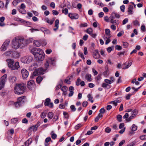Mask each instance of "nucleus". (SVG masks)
I'll use <instances>...</instances> for the list:
<instances>
[{
	"mask_svg": "<svg viewBox=\"0 0 146 146\" xmlns=\"http://www.w3.org/2000/svg\"><path fill=\"white\" fill-rule=\"evenodd\" d=\"M26 86L24 83H19L16 84L14 87V92L17 94H21L25 92Z\"/></svg>",
	"mask_w": 146,
	"mask_h": 146,
	"instance_id": "f257e3e1",
	"label": "nucleus"
},
{
	"mask_svg": "<svg viewBox=\"0 0 146 146\" xmlns=\"http://www.w3.org/2000/svg\"><path fill=\"white\" fill-rule=\"evenodd\" d=\"M23 40L22 38L16 37L13 39L12 41L13 47L15 49H17L19 47H23L24 46Z\"/></svg>",
	"mask_w": 146,
	"mask_h": 146,
	"instance_id": "f03ea898",
	"label": "nucleus"
},
{
	"mask_svg": "<svg viewBox=\"0 0 146 146\" xmlns=\"http://www.w3.org/2000/svg\"><path fill=\"white\" fill-rule=\"evenodd\" d=\"M33 60V57L31 56H27L22 58L21 60L24 63L28 64L31 62Z\"/></svg>",
	"mask_w": 146,
	"mask_h": 146,
	"instance_id": "7ed1b4c3",
	"label": "nucleus"
},
{
	"mask_svg": "<svg viewBox=\"0 0 146 146\" xmlns=\"http://www.w3.org/2000/svg\"><path fill=\"white\" fill-rule=\"evenodd\" d=\"M31 52L34 56H37L39 54H44L43 50L41 49L35 48L31 50Z\"/></svg>",
	"mask_w": 146,
	"mask_h": 146,
	"instance_id": "20e7f679",
	"label": "nucleus"
},
{
	"mask_svg": "<svg viewBox=\"0 0 146 146\" xmlns=\"http://www.w3.org/2000/svg\"><path fill=\"white\" fill-rule=\"evenodd\" d=\"M45 70H43L42 68L36 69L33 73V76L38 75L39 74H43Z\"/></svg>",
	"mask_w": 146,
	"mask_h": 146,
	"instance_id": "39448f33",
	"label": "nucleus"
},
{
	"mask_svg": "<svg viewBox=\"0 0 146 146\" xmlns=\"http://www.w3.org/2000/svg\"><path fill=\"white\" fill-rule=\"evenodd\" d=\"M10 41L9 40H6L3 43L1 48V50L2 51H5L7 48L8 45H9Z\"/></svg>",
	"mask_w": 146,
	"mask_h": 146,
	"instance_id": "423d86ee",
	"label": "nucleus"
},
{
	"mask_svg": "<svg viewBox=\"0 0 146 146\" xmlns=\"http://www.w3.org/2000/svg\"><path fill=\"white\" fill-rule=\"evenodd\" d=\"M21 73L22 77L24 79L27 78L29 74L28 71L25 68L22 69L21 70Z\"/></svg>",
	"mask_w": 146,
	"mask_h": 146,
	"instance_id": "0eeeda50",
	"label": "nucleus"
},
{
	"mask_svg": "<svg viewBox=\"0 0 146 146\" xmlns=\"http://www.w3.org/2000/svg\"><path fill=\"white\" fill-rule=\"evenodd\" d=\"M54 63V61L52 60L51 58H48L46 60V62L45 64V66L46 68H48L49 65L52 64L53 65Z\"/></svg>",
	"mask_w": 146,
	"mask_h": 146,
	"instance_id": "6e6552de",
	"label": "nucleus"
},
{
	"mask_svg": "<svg viewBox=\"0 0 146 146\" xmlns=\"http://www.w3.org/2000/svg\"><path fill=\"white\" fill-rule=\"evenodd\" d=\"M26 6L24 3H22L19 7V12L22 14H25L26 13V11L25 9Z\"/></svg>",
	"mask_w": 146,
	"mask_h": 146,
	"instance_id": "1a4fd4ad",
	"label": "nucleus"
},
{
	"mask_svg": "<svg viewBox=\"0 0 146 146\" xmlns=\"http://www.w3.org/2000/svg\"><path fill=\"white\" fill-rule=\"evenodd\" d=\"M111 35H107L105 34L104 36V40L106 41L105 44L107 45L111 41L110 38L111 37Z\"/></svg>",
	"mask_w": 146,
	"mask_h": 146,
	"instance_id": "9d476101",
	"label": "nucleus"
},
{
	"mask_svg": "<svg viewBox=\"0 0 146 146\" xmlns=\"http://www.w3.org/2000/svg\"><path fill=\"white\" fill-rule=\"evenodd\" d=\"M114 17L113 16H111L110 17L111 23L115 25H118L119 23V21L117 19L114 20Z\"/></svg>",
	"mask_w": 146,
	"mask_h": 146,
	"instance_id": "9b49d317",
	"label": "nucleus"
},
{
	"mask_svg": "<svg viewBox=\"0 0 146 146\" xmlns=\"http://www.w3.org/2000/svg\"><path fill=\"white\" fill-rule=\"evenodd\" d=\"M68 16L72 19H76L79 17L78 14L76 13H69Z\"/></svg>",
	"mask_w": 146,
	"mask_h": 146,
	"instance_id": "f8f14e48",
	"label": "nucleus"
},
{
	"mask_svg": "<svg viewBox=\"0 0 146 146\" xmlns=\"http://www.w3.org/2000/svg\"><path fill=\"white\" fill-rule=\"evenodd\" d=\"M44 54H38V55L34 56L36 58V60L38 61H42L44 58Z\"/></svg>",
	"mask_w": 146,
	"mask_h": 146,
	"instance_id": "ddd939ff",
	"label": "nucleus"
},
{
	"mask_svg": "<svg viewBox=\"0 0 146 146\" xmlns=\"http://www.w3.org/2000/svg\"><path fill=\"white\" fill-rule=\"evenodd\" d=\"M14 54H15L14 51L10 50L6 52L5 53V55L8 57H12L14 56Z\"/></svg>",
	"mask_w": 146,
	"mask_h": 146,
	"instance_id": "4468645a",
	"label": "nucleus"
},
{
	"mask_svg": "<svg viewBox=\"0 0 146 146\" xmlns=\"http://www.w3.org/2000/svg\"><path fill=\"white\" fill-rule=\"evenodd\" d=\"M19 67L20 66L19 65V62H17L14 64H13L11 68V69L12 70H18Z\"/></svg>",
	"mask_w": 146,
	"mask_h": 146,
	"instance_id": "2eb2a0df",
	"label": "nucleus"
},
{
	"mask_svg": "<svg viewBox=\"0 0 146 146\" xmlns=\"http://www.w3.org/2000/svg\"><path fill=\"white\" fill-rule=\"evenodd\" d=\"M8 63L9 67L10 68L14 64V60L12 59H8L6 60Z\"/></svg>",
	"mask_w": 146,
	"mask_h": 146,
	"instance_id": "dca6fc26",
	"label": "nucleus"
},
{
	"mask_svg": "<svg viewBox=\"0 0 146 146\" xmlns=\"http://www.w3.org/2000/svg\"><path fill=\"white\" fill-rule=\"evenodd\" d=\"M111 83H103L102 84V87L105 88L109 89L111 87L110 84Z\"/></svg>",
	"mask_w": 146,
	"mask_h": 146,
	"instance_id": "f3484780",
	"label": "nucleus"
},
{
	"mask_svg": "<svg viewBox=\"0 0 146 146\" xmlns=\"http://www.w3.org/2000/svg\"><path fill=\"white\" fill-rule=\"evenodd\" d=\"M25 97H22L19 98H18L17 101L22 105L25 101Z\"/></svg>",
	"mask_w": 146,
	"mask_h": 146,
	"instance_id": "a211bd4d",
	"label": "nucleus"
},
{
	"mask_svg": "<svg viewBox=\"0 0 146 146\" xmlns=\"http://www.w3.org/2000/svg\"><path fill=\"white\" fill-rule=\"evenodd\" d=\"M132 63V60H129L128 62H126L124 64L126 66L125 68H123V69H126L128 68L131 65Z\"/></svg>",
	"mask_w": 146,
	"mask_h": 146,
	"instance_id": "6ab92c4d",
	"label": "nucleus"
},
{
	"mask_svg": "<svg viewBox=\"0 0 146 146\" xmlns=\"http://www.w3.org/2000/svg\"><path fill=\"white\" fill-rule=\"evenodd\" d=\"M23 43H24V46L27 44H28L29 43L32 42L33 41V40L32 39H24L23 38Z\"/></svg>",
	"mask_w": 146,
	"mask_h": 146,
	"instance_id": "aec40b11",
	"label": "nucleus"
},
{
	"mask_svg": "<svg viewBox=\"0 0 146 146\" xmlns=\"http://www.w3.org/2000/svg\"><path fill=\"white\" fill-rule=\"evenodd\" d=\"M59 23V21L58 19H56L55 22V26L56 28H54L53 30L54 31H56L58 29L59 27L58 24Z\"/></svg>",
	"mask_w": 146,
	"mask_h": 146,
	"instance_id": "412c9836",
	"label": "nucleus"
},
{
	"mask_svg": "<svg viewBox=\"0 0 146 146\" xmlns=\"http://www.w3.org/2000/svg\"><path fill=\"white\" fill-rule=\"evenodd\" d=\"M133 7L132 5H129L128 6V9L127 12L129 13V14H132L133 13Z\"/></svg>",
	"mask_w": 146,
	"mask_h": 146,
	"instance_id": "4be33fe9",
	"label": "nucleus"
},
{
	"mask_svg": "<svg viewBox=\"0 0 146 146\" xmlns=\"http://www.w3.org/2000/svg\"><path fill=\"white\" fill-rule=\"evenodd\" d=\"M35 83H28L27 87L29 89H31L35 87Z\"/></svg>",
	"mask_w": 146,
	"mask_h": 146,
	"instance_id": "5701e85b",
	"label": "nucleus"
},
{
	"mask_svg": "<svg viewBox=\"0 0 146 146\" xmlns=\"http://www.w3.org/2000/svg\"><path fill=\"white\" fill-rule=\"evenodd\" d=\"M118 99H119L118 98L117 100L111 101L110 102V103L113 104L114 106H116L117 105V103H119L121 102V100H119Z\"/></svg>",
	"mask_w": 146,
	"mask_h": 146,
	"instance_id": "b1692460",
	"label": "nucleus"
},
{
	"mask_svg": "<svg viewBox=\"0 0 146 146\" xmlns=\"http://www.w3.org/2000/svg\"><path fill=\"white\" fill-rule=\"evenodd\" d=\"M9 81L11 82H14L17 81L16 77L15 76H10L9 77Z\"/></svg>",
	"mask_w": 146,
	"mask_h": 146,
	"instance_id": "393cba45",
	"label": "nucleus"
},
{
	"mask_svg": "<svg viewBox=\"0 0 146 146\" xmlns=\"http://www.w3.org/2000/svg\"><path fill=\"white\" fill-rule=\"evenodd\" d=\"M23 1V0H15L13 1V4L14 6H16L20 2Z\"/></svg>",
	"mask_w": 146,
	"mask_h": 146,
	"instance_id": "a878e982",
	"label": "nucleus"
},
{
	"mask_svg": "<svg viewBox=\"0 0 146 146\" xmlns=\"http://www.w3.org/2000/svg\"><path fill=\"white\" fill-rule=\"evenodd\" d=\"M34 45L35 46L38 47L41 45L40 40L39 41L38 40H35L34 41Z\"/></svg>",
	"mask_w": 146,
	"mask_h": 146,
	"instance_id": "bb28decb",
	"label": "nucleus"
},
{
	"mask_svg": "<svg viewBox=\"0 0 146 146\" xmlns=\"http://www.w3.org/2000/svg\"><path fill=\"white\" fill-rule=\"evenodd\" d=\"M7 76V74H5L3 75L1 78L0 82H5L6 81Z\"/></svg>",
	"mask_w": 146,
	"mask_h": 146,
	"instance_id": "cd10ccee",
	"label": "nucleus"
},
{
	"mask_svg": "<svg viewBox=\"0 0 146 146\" xmlns=\"http://www.w3.org/2000/svg\"><path fill=\"white\" fill-rule=\"evenodd\" d=\"M137 111L136 110H134L131 111V116L133 118L137 114Z\"/></svg>",
	"mask_w": 146,
	"mask_h": 146,
	"instance_id": "c85d7f7f",
	"label": "nucleus"
},
{
	"mask_svg": "<svg viewBox=\"0 0 146 146\" xmlns=\"http://www.w3.org/2000/svg\"><path fill=\"white\" fill-rule=\"evenodd\" d=\"M41 44L43 46H44L46 45L47 44V41L44 39H43L40 40Z\"/></svg>",
	"mask_w": 146,
	"mask_h": 146,
	"instance_id": "c756f323",
	"label": "nucleus"
},
{
	"mask_svg": "<svg viewBox=\"0 0 146 146\" xmlns=\"http://www.w3.org/2000/svg\"><path fill=\"white\" fill-rule=\"evenodd\" d=\"M37 128L35 126V125L32 126L29 128V129L30 131L34 132L36 131L37 130Z\"/></svg>",
	"mask_w": 146,
	"mask_h": 146,
	"instance_id": "7c9ffc66",
	"label": "nucleus"
},
{
	"mask_svg": "<svg viewBox=\"0 0 146 146\" xmlns=\"http://www.w3.org/2000/svg\"><path fill=\"white\" fill-rule=\"evenodd\" d=\"M91 76L89 74H87L85 77L86 78L87 80L88 81L90 82L92 80L91 78Z\"/></svg>",
	"mask_w": 146,
	"mask_h": 146,
	"instance_id": "2f4dec72",
	"label": "nucleus"
},
{
	"mask_svg": "<svg viewBox=\"0 0 146 146\" xmlns=\"http://www.w3.org/2000/svg\"><path fill=\"white\" fill-rule=\"evenodd\" d=\"M50 99L49 98H46L45 100L44 104L45 106H48L50 102Z\"/></svg>",
	"mask_w": 146,
	"mask_h": 146,
	"instance_id": "473e14b6",
	"label": "nucleus"
},
{
	"mask_svg": "<svg viewBox=\"0 0 146 146\" xmlns=\"http://www.w3.org/2000/svg\"><path fill=\"white\" fill-rule=\"evenodd\" d=\"M131 128L132 131H135L137 129V126L134 124H133Z\"/></svg>",
	"mask_w": 146,
	"mask_h": 146,
	"instance_id": "72a5a7b5",
	"label": "nucleus"
},
{
	"mask_svg": "<svg viewBox=\"0 0 146 146\" xmlns=\"http://www.w3.org/2000/svg\"><path fill=\"white\" fill-rule=\"evenodd\" d=\"M62 12L65 15H67L68 13V10L66 8H63L62 11Z\"/></svg>",
	"mask_w": 146,
	"mask_h": 146,
	"instance_id": "f704fd0d",
	"label": "nucleus"
},
{
	"mask_svg": "<svg viewBox=\"0 0 146 146\" xmlns=\"http://www.w3.org/2000/svg\"><path fill=\"white\" fill-rule=\"evenodd\" d=\"M43 78L40 76H38L36 78V82H41Z\"/></svg>",
	"mask_w": 146,
	"mask_h": 146,
	"instance_id": "c9c22d12",
	"label": "nucleus"
},
{
	"mask_svg": "<svg viewBox=\"0 0 146 146\" xmlns=\"http://www.w3.org/2000/svg\"><path fill=\"white\" fill-rule=\"evenodd\" d=\"M53 114L51 112H49L48 114V118L51 119L53 118Z\"/></svg>",
	"mask_w": 146,
	"mask_h": 146,
	"instance_id": "e433bc0d",
	"label": "nucleus"
},
{
	"mask_svg": "<svg viewBox=\"0 0 146 146\" xmlns=\"http://www.w3.org/2000/svg\"><path fill=\"white\" fill-rule=\"evenodd\" d=\"M92 29L91 28L87 29L86 31V32L88 33L90 35H92Z\"/></svg>",
	"mask_w": 146,
	"mask_h": 146,
	"instance_id": "4c0bfd02",
	"label": "nucleus"
},
{
	"mask_svg": "<svg viewBox=\"0 0 146 146\" xmlns=\"http://www.w3.org/2000/svg\"><path fill=\"white\" fill-rule=\"evenodd\" d=\"M87 97L88 98V100L90 101L92 103H93V100H92L93 97L91 95L89 94L88 95Z\"/></svg>",
	"mask_w": 146,
	"mask_h": 146,
	"instance_id": "58836bf2",
	"label": "nucleus"
},
{
	"mask_svg": "<svg viewBox=\"0 0 146 146\" xmlns=\"http://www.w3.org/2000/svg\"><path fill=\"white\" fill-rule=\"evenodd\" d=\"M51 137L53 139H55L57 137V135L56 134L54 133L53 131L51 132Z\"/></svg>",
	"mask_w": 146,
	"mask_h": 146,
	"instance_id": "ea45409f",
	"label": "nucleus"
},
{
	"mask_svg": "<svg viewBox=\"0 0 146 146\" xmlns=\"http://www.w3.org/2000/svg\"><path fill=\"white\" fill-rule=\"evenodd\" d=\"M46 115V112H43L41 113L40 115V117L42 118H44L45 117Z\"/></svg>",
	"mask_w": 146,
	"mask_h": 146,
	"instance_id": "a19ab883",
	"label": "nucleus"
},
{
	"mask_svg": "<svg viewBox=\"0 0 146 146\" xmlns=\"http://www.w3.org/2000/svg\"><path fill=\"white\" fill-rule=\"evenodd\" d=\"M105 34L107 35H111L110 34V31L109 29H105Z\"/></svg>",
	"mask_w": 146,
	"mask_h": 146,
	"instance_id": "79ce46f5",
	"label": "nucleus"
},
{
	"mask_svg": "<svg viewBox=\"0 0 146 146\" xmlns=\"http://www.w3.org/2000/svg\"><path fill=\"white\" fill-rule=\"evenodd\" d=\"M18 121V119L17 118H14L11 119V122L13 124L16 123Z\"/></svg>",
	"mask_w": 146,
	"mask_h": 146,
	"instance_id": "37998d69",
	"label": "nucleus"
},
{
	"mask_svg": "<svg viewBox=\"0 0 146 146\" xmlns=\"http://www.w3.org/2000/svg\"><path fill=\"white\" fill-rule=\"evenodd\" d=\"M14 104L17 108L19 107L22 105V104L19 103L18 101L16 102Z\"/></svg>",
	"mask_w": 146,
	"mask_h": 146,
	"instance_id": "c03bdc74",
	"label": "nucleus"
},
{
	"mask_svg": "<svg viewBox=\"0 0 146 146\" xmlns=\"http://www.w3.org/2000/svg\"><path fill=\"white\" fill-rule=\"evenodd\" d=\"M125 6L123 5L120 7V9L121 10V11L122 12H125Z\"/></svg>",
	"mask_w": 146,
	"mask_h": 146,
	"instance_id": "a18cd8bd",
	"label": "nucleus"
},
{
	"mask_svg": "<svg viewBox=\"0 0 146 146\" xmlns=\"http://www.w3.org/2000/svg\"><path fill=\"white\" fill-rule=\"evenodd\" d=\"M122 118V116L121 115H118L117 116V119L119 122H121V121Z\"/></svg>",
	"mask_w": 146,
	"mask_h": 146,
	"instance_id": "49530a36",
	"label": "nucleus"
},
{
	"mask_svg": "<svg viewBox=\"0 0 146 146\" xmlns=\"http://www.w3.org/2000/svg\"><path fill=\"white\" fill-rule=\"evenodd\" d=\"M133 23L134 25H135L138 26L140 25V24L139 21L137 20L134 21Z\"/></svg>",
	"mask_w": 146,
	"mask_h": 146,
	"instance_id": "de8ad7c7",
	"label": "nucleus"
},
{
	"mask_svg": "<svg viewBox=\"0 0 146 146\" xmlns=\"http://www.w3.org/2000/svg\"><path fill=\"white\" fill-rule=\"evenodd\" d=\"M83 126V125L81 124H78L76 125L75 127V129H78L79 128L82 127Z\"/></svg>",
	"mask_w": 146,
	"mask_h": 146,
	"instance_id": "09e8293b",
	"label": "nucleus"
},
{
	"mask_svg": "<svg viewBox=\"0 0 146 146\" xmlns=\"http://www.w3.org/2000/svg\"><path fill=\"white\" fill-rule=\"evenodd\" d=\"M67 89V88L66 86H64L61 88V90L63 92H65Z\"/></svg>",
	"mask_w": 146,
	"mask_h": 146,
	"instance_id": "8fccbe9b",
	"label": "nucleus"
},
{
	"mask_svg": "<svg viewBox=\"0 0 146 146\" xmlns=\"http://www.w3.org/2000/svg\"><path fill=\"white\" fill-rule=\"evenodd\" d=\"M110 80H109L108 79H105V82H108L107 81H108L109 82H111V81H114V78L113 77H111L110 78Z\"/></svg>",
	"mask_w": 146,
	"mask_h": 146,
	"instance_id": "3c124183",
	"label": "nucleus"
},
{
	"mask_svg": "<svg viewBox=\"0 0 146 146\" xmlns=\"http://www.w3.org/2000/svg\"><path fill=\"white\" fill-rule=\"evenodd\" d=\"M123 45L124 47L125 48H127L128 47L129 45V43L127 42H123Z\"/></svg>",
	"mask_w": 146,
	"mask_h": 146,
	"instance_id": "603ef678",
	"label": "nucleus"
},
{
	"mask_svg": "<svg viewBox=\"0 0 146 146\" xmlns=\"http://www.w3.org/2000/svg\"><path fill=\"white\" fill-rule=\"evenodd\" d=\"M111 129L109 127H107L105 129V131L106 133H109L110 132Z\"/></svg>",
	"mask_w": 146,
	"mask_h": 146,
	"instance_id": "864d4df0",
	"label": "nucleus"
},
{
	"mask_svg": "<svg viewBox=\"0 0 146 146\" xmlns=\"http://www.w3.org/2000/svg\"><path fill=\"white\" fill-rule=\"evenodd\" d=\"M125 127H124L119 131V133L121 134H123L125 131Z\"/></svg>",
	"mask_w": 146,
	"mask_h": 146,
	"instance_id": "5fc2aeb1",
	"label": "nucleus"
},
{
	"mask_svg": "<svg viewBox=\"0 0 146 146\" xmlns=\"http://www.w3.org/2000/svg\"><path fill=\"white\" fill-rule=\"evenodd\" d=\"M70 108L72 111H74L76 110V108H75V106L73 105H72L71 106Z\"/></svg>",
	"mask_w": 146,
	"mask_h": 146,
	"instance_id": "6e6d98bb",
	"label": "nucleus"
},
{
	"mask_svg": "<svg viewBox=\"0 0 146 146\" xmlns=\"http://www.w3.org/2000/svg\"><path fill=\"white\" fill-rule=\"evenodd\" d=\"M37 66V64L36 63H35L32 64L31 66V67L32 68L34 69L36 68Z\"/></svg>",
	"mask_w": 146,
	"mask_h": 146,
	"instance_id": "4d7b16f0",
	"label": "nucleus"
},
{
	"mask_svg": "<svg viewBox=\"0 0 146 146\" xmlns=\"http://www.w3.org/2000/svg\"><path fill=\"white\" fill-rule=\"evenodd\" d=\"M93 56L94 58L95 59L98 58L99 57V54H97L96 53H95V52H94Z\"/></svg>",
	"mask_w": 146,
	"mask_h": 146,
	"instance_id": "13d9d810",
	"label": "nucleus"
},
{
	"mask_svg": "<svg viewBox=\"0 0 146 146\" xmlns=\"http://www.w3.org/2000/svg\"><path fill=\"white\" fill-rule=\"evenodd\" d=\"M51 140V139L50 137H48L46 138L45 140V143H47L49 142Z\"/></svg>",
	"mask_w": 146,
	"mask_h": 146,
	"instance_id": "bf43d9fd",
	"label": "nucleus"
},
{
	"mask_svg": "<svg viewBox=\"0 0 146 146\" xmlns=\"http://www.w3.org/2000/svg\"><path fill=\"white\" fill-rule=\"evenodd\" d=\"M4 85L5 83H0V90L4 88Z\"/></svg>",
	"mask_w": 146,
	"mask_h": 146,
	"instance_id": "052dcab7",
	"label": "nucleus"
},
{
	"mask_svg": "<svg viewBox=\"0 0 146 146\" xmlns=\"http://www.w3.org/2000/svg\"><path fill=\"white\" fill-rule=\"evenodd\" d=\"M128 20L127 18L124 19L123 21V25H124L126 24L128 22Z\"/></svg>",
	"mask_w": 146,
	"mask_h": 146,
	"instance_id": "680f3d73",
	"label": "nucleus"
},
{
	"mask_svg": "<svg viewBox=\"0 0 146 146\" xmlns=\"http://www.w3.org/2000/svg\"><path fill=\"white\" fill-rule=\"evenodd\" d=\"M111 28L113 31H115L116 29V27L114 25H112L110 26Z\"/></svg>",
	"mask_w": 146,
	"mask_h": 146,
	"instance_id": "e2e57ef3",
	"label": "nucleus"
},
{
	"mask_svg": "<svg viewBox=\"0 0 146 146\" xmlns=\"http://www.w3.org/2000/svg\"><path fill=\"white\" fill-rule=\"evenodd\" d=\"M115 48L118 50H120L122 49V47L119 45H117L115 46Z\"/></svg>",
	"mask_w": 146,
	"mask_h": 146,
	"instance_id": "0e129e2a",
	"label": "nucleus"
},
{
	"mask_svg": "<svg viewBox=\"0 0 146 146\" xmlns=\"http://www.w3.org/2000/svg\"><path fill=\"white\" fill-rule=\"evenodd\" d=\"M78 54L79 56H80L83 60H84L85 59V58L84 57V55L82 53L79 52Z\"/></svg>",
	"mask_w": 146,
	"mask_h": 146,
	"instance_id": "69168bd1",
	"label": "nucleus"
},
{
	"mask_svg": "<svg viewBox=\"0 0 146 146\" xmlns=\"http://www.w3.org/2000/svg\"><path fill=\"white\" fill-rule=\"evenodd\" d=\"M52 12V14L54 15H57L58 14V12L56 10H53Z\"/></svg>",
	"mask_w": 146,
	"mask_h": 146,
	"instance_id": "338daca9",
	"label": "nucleus"
},
{
	"mask_svg": "<svg viewBox=\"0 0 146 146\" xmlns=\"http://www.w3.org/2000/svg\"><path fill=\"white\" fill-rule=\"evenodd\" d=\"M140 138L141 139V140H144L146 139V135L141 136H140Z\"/></svg>",
	"mask_w": 146,
	"mask_h": 146,
	"instance_id": "774afa93",
	"label": "nucleus"
}]
</instances>
